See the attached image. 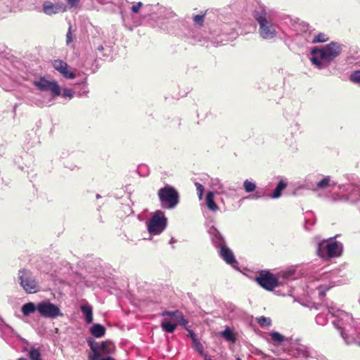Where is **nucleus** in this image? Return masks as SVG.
<instances>
[{
  "label": "nucleus",
  "instance_id": "f257e3e1",
  "mask_svg": "<svg viewBox=\"0 0 360 360\" xmlns=\"http://www.w3.org/2000/svg\"><path fill=\"white\" fill-rule=\"evenodd\" d=\"M333 238H330L318 243L316 252L321 258L328 259L341 255L342 245L338 241L333 240Z\"/></svg>",
  "mask_w": 360,
  "mask_h": 360
},
{
  "label": "nucleus",
  "instance_id": "f03ea898",
  "mask_svg": "<svg viewBox=\"0 0 360 360\" xmlns=\"http://www.w3.org/2000/svg\"><path fill=\"white\" fill-rule=\"evenodd\" d=\"M158 197L164 208L172 209L179 202L178 191L172 186L167 185L158 191Z\"/></svg>",
  "mask_w": 360,
  "mask_h": 360
},
{
  "label": "nucleus",
  "instance_id": "7ed1b4c3",
  "mask_svg": "<svg viewBox=\"0 0 360 360\" xmlns=\"http://www.w3.org/2000/svg\"><path fill=\"white\" fill-rule=\"evenodd\" d=\"M167 221L164 212L157 210L148 222V232L154 235L161 233L167 226Z\"/></svg>",
  "mask_w": 360,
  "mask_h": 360
},
{
  "label": "nucleus",
  "instance_id": "20e7f679",
  "mask_svg": "<svg viewBox=\"0 0 360 360\" xmlns=\"http://www.w3.org/2000/svg\"><path fill=\"white\" fill-rule=\"evenodd\" d=\"M18 278L21 287L27 293H35L39 290V285L33 278L30 271L22 269L19 271Z\"/></svg>",
  "mask_w": 360,
  "mask_h": 360
},
{
  "label": "nucleus",
  "instance_id": "39448f33",
  "mask_svg": "<svg viewBox=\"0 0 360 360\" xmlns=\"http://www.w3.org/2000/svg\"><path fill=\"white\" fill-rule=\"evenodd\" d=\"M255 281L261 287L268 291H272L279 285L278 278L269 271L259 272Z\"/></svg>",
  "mask_w": 360,
  "mask_h": 360
},
{
  "label": "nucleus",
  "instance_id": "423d86ee",
  "mask_svg": "<svg viewBox=\"0 0 360 360\" xmlns=\"http://www.w3.org/2000/svg\"><path fill=\"white\" fill-rule=\"evenodd\" d=\"M341 51L340 44L336 42H331L326 45L323 49L314 50L313 53H318L321 60L330 62L340 54Z\"/></svg>",
  "mask_w": 360,
  "mask_h": 360
},
{
  "label": "nucleus",
  "instance_id": "0eeeda50",
  "mask_svg": "<svg viewBox=\"0 0 360 360\" xmlns=\"http://www.w3.org/2000/svg\"><path fill=\"white\" fill-rule=\"evenodd\" d=\"M33 84L41 91H50L53 98L58 96L61 94V88L57 82L47 80L44 77L34 81Z\"/></svg>",
  "mask_w": 360,
  "mask_h": 360
},
{
  "label": "nucleus",
  "instance_id": "6e6552de",
  "mask_svg": "<svg viewBox=\"0 0 360 360\" xmlns=\"http://www.w3.org/2000/svg\"><path fill=\"white\" fill-rule=\"evenodd\" d=\"M39 313L44 317L56 318L63 316L58 307L50 302H41L37 304Z\"/></svg>",
  "mask_w": 360,
  "mask_h": 360
},
{
  "label": "nucleus",
  "instance_id": "1a4fd4ad",
  "mask_svg": "<svg viewBox=\"0 0 360 360\" xmlns=\"http://www.w3.org/2000/svg\"><path fill=\"white\" fill-rule=\"evenodd\" d=\"M43 11L48 15H52L60 13H64L67 11V6L61 1L53 3L46 1L42 6Z\"/></svg>",
  "mask_w": 360,
  "mask_h": 360
},
{
  "label": "nucleus",
  "instance_id": "9d476101",
  "mask_svg": "<svg viewBox=\"0 0 360 360\" xmlns=\"http://www.w3.org/2000/svg\"><path fill=\"white\" fill-rule=\"evenodd\" d=\"M259 32L263 39H272L276 36V31L274 29L271 20L267 19L266 21L259 24Z\"/></svg>",
  "mask_w": 360,
  "mask_h": 360
},
{
  "label": "nucleus",
  "instance_id": "9b49d317",
  "mask_svg": "<svg viewBox=\"0 0 360 360\" xmlns=\"http://www.w3.org/2000/svg\"><path fill=\"white\" fill-rule=\"evenodd\" d=\"M53 66L65 78L75 79L76 77L75 73L69 72L68 64L62 60H55L53 62Z\"/></svg>",
  "mask_w": 360,
  "mask_h": 360
},
{
  "label": "nucleus",
  "instance_id": "f8f14e48",
  "mask_svg": "<svg viewBox=\"0 0 360 360\" xmlns=\"http://www.w3.org/2000/svg\"><path fill=\"white\" fill-rule=\"evenodd\" d=\"M161 316H169L170 319L169 321H172V323H176L177 325L186 326L188 323V321L184 319L183 313L179 310L174 311H164Z\"/></svg>",
  "mask_w": 360,
  "mask_h": 360
},
{
  "label": "nucleus",
  "instance_id": "ddd939ff",
  "mask_svg": "<svg viewBox=\"0 0 360 360\" xmlns=\"http://www.w3.org/2000/svg\"><path fill=\"white\" fill-rule=\"evenodd\" d=\"M220 256L229 264H237L233 252L224 244L220 245Z\"/></svg>",
  "mask_w": 360,
  "mask_h": 360
},
{
  "label": "nucleus",
  "instance_id": "4468645a",
  "mask_svg": "<svg viewBox=\"0 0 360 360\" xmlns=\"http://www.w3.org/2000/svg\"><path fill=\"white\" fill-rule=\"evenodd\" d=\"M253 17L255 20L259 24L266 21L268 18V13L264 8L259 7L253 12Z\"/></svg>",
  "mask_w": 360,
  "mask_h": 360
},
{
  "label": "nucleus",
  "instance_id": "2eb2a0df",
  "mask_svg": "<svg viewBox=\"0 0 360 360\" xmlns=\"http://www.w3.org/2000/svg\"><path fill=\"white\" fill-rule=\"evenodd\" d=\"M91 333L95 337V338H101L103 337L105 333V328L104 326H103L101 324L96 323L92 326V327L90 329Z\"/></svg>",
  "mask_w": 360,
  "mask_h": 360
},
{
  "label": "nucleus",
  "instance_id": "dca6fc26",
  "mask_svg": "<svg viewBox=\"0 0 360 360\" xmlns=\"http://www.w3.org/2000/svg\"><path fill=\"white\" fill-rule=\"evenodd\" d=\"M206 204H207L208 209L212 211H217L219 208L214 200V193L211 191H209L207 193Z\"/></svg>",
  "mask_w": 360,
  "mask_h": 360
},
{
  "label": "nucleus",
  "instance_id": "f3484780",
  "mask_svg": "<svg viewBox=\"0 0 360 360\" xmlns=\"http://www.w3.org/2000/svg\"><path fill=\"white\" fill-rule=\"evenodd\" d=\"M287 184L281 180L278 182L276 188L274 189V192L271 194V198H278L281 195L282 191L286 188Z\"/></svg>",
  "mask_w": 360,
  "mask_h": 360
},
{
  "label": "nucleus",
  "instance_id": "a211bd4d",
  "mask_svg": "<svg viewBox=\"0 0 360 360\" xmlns=\"http://www.w3.org/2000/svg\"><path fill=\"white\" fill-rule=\"evenodd\" d=\"M81 311L85 314V320L87 323L93 321L92 307L90 305H82L80 307Z\"/></svg>",
  "mask_w": 360,
  "mask_h": 360
},
{
  "label": "nucleus",
  "instance_id": "6ab92c4d",
  "mask_svg": "<svg viewBox=\"0 0 360 360\" xmlns=\"http://www.w3.org/2000/svg\"><path fill=\"white\" fill-rule=\"evenodd\" d=\"M177 326L176 323H172V321H168L167 319H165L161 323L162 330L167 333H173Z\"/></svg>",
  "mask_w": 360,
  "mask_h": 360
},
{
  "label": "nucleus",
  "instance_id": "aec40b11",
  "mask_svg": "<svg viewBox=\"0 0 360 360\" xmlns=\"http://www.w3.org/2000/svg\"><path fill=\"white\" fill-rule=\"evenodd\" d=\"M36 309H37V306L36 307L33 302H27L22 305L21 311L24 316H27L34 313Z\"/></svg>",
  "mask_w": 360,
  "mask_h": 360
},
{
  "label": "nucleus",
  "instance_id": "412c9836",
  "mask_svg": "<svg viewBox=\"0 0 360 360\" xmlns=\"http://www.w3.org/2000/svg\"><path fill=\"white\" fill-rule=\"evenodd\" d=\"M221 336L228 341L235 342L236 338L233 331L227 327L224 331L221 333Z\"/></svg>",
  "mask_w": 360,
  "mask_h": 360
},
{
  "label": "nucleus",
  "instance_id": "4be33fe9",
  "mask_svg": "<svg viewBox=\"0 0 360 360\" xmlns=\"http://www.w3.org/2000/svg\"><path fill=\"white\" fill-rule=\"evenodd\" d=\"M328 40V37L324 33H319L312 39L313 43H323Z\"/></svg>",
  "mask_w": 360,
  "mask_h": 360
},
{
  "label": "nucleus",
  "instance_id": "5701e85b",
  "mask_svg": "<svg viewBox=\"0 0 360 360\" xmlns=\"http://www.w3.org/2000/svg\"><path fill=\"white\" fill-rule=\"evenodd\" d=\"M257 323L262 327H267L271 324V321L269 318L265 316H260L257 318Z\"/></svg>",
  "mask_w": 360,
  "mask_h": 360
},
{
  "label": "nucleus",
  "instance_id": "b1692460",
  "mask_svg": "<svg viewBox=\"0 0 360 360\" xmlns=\"http://www.w3.org/2000/svg\"><path fill=\"white\" fill-rule=\"evenodd\" d=\"M29 356L31 360H41V353L37 349H32L29 352Z\"/></svg>",
  "mask_w": 360,
  "mask_h": 360
},
{
  "label": "nucleus",
  "instance_id": "393cba45",
  "mask_svg": "<svg viewBox=\"0 0 360 360\" xmlns=\"http://www.w3.org/2000/svg\"><path fill=\"white\" fill-rule=\"evenodd\" d=\"M271 339L278 343V344H281V342H283L284 341V336L282 335L281 334H280L278 332H273L271 333Z\"/></svg>",
  "mask_w": 360,
  "mask_h": 360
},
{
  "label": "nucleus",
  "instance_id": "a878e982",
  "mask_svg": "<svg viewBox=\"0 0 360 360\" xmlns=\"http://www.w3.org/2000/svg\"><path fill=\"white\" fill-rule=\"evenodd\" d=\"M349 79L355 84H360V70H356L352 72L349 76Z\"/></svg>",
  "mask_w": 360,
  "mask_h": 360
},
{
  "label": "nucleus",
  "instance_id": "bb28decb",
  "mask_svg": "<svg viewBox=\"0 0 360 360\" xmlns=\"http://www.w3.org/2000/svg\"><path fill=\"white\" fill-rule=\"evenodd\" d=\"M330 181V176H325L321 181L317 183V187L319 188H325L329 186Z\"/></svg>",
  "mask_w": 360,
  "mask_h": 360
},
{
  "label": "nucleus",
  "instance_id": "cd10ccee",
  "mask_svg": "<svg viewBox=\"0 0 360 360\" xmlns=\"http://www.w3.org/2000/svg\"><path fill=\"white\" fill-rule=\"evenodd\" d=\"M255 188H256V185L254 183H252L248 180H245L244 181V188L246 192H248V193L252 192L253 191H255Z\"/></svg>",
  "mask_w": 360,
  "mask_h": 360
},
{
  "label": "nucleus",
  "instance_id": "c85d7f7f",
  "mask_svg": "<svg viewBox=\"0 0 360 360\" xmlns=\"http://www.w3.org/2000/svg\"><path fill=\"white\" fill-rule=\"evenodd\" d=\"M206 12L202 15H196L193 17V21L196 25L202 26L205 20Z\"/></svg>",
  "mask_w": 360,
  "mask_h": 360
},
{
  "label": "nucleus",
  "instance_id": "c756f323",
  "mask_svg": "<svg viewBox=\"0 0 360 360\" xmlns=\"http://www.w3.org/2000/svg\"><path fill=\"white\" fill-rule=\"evenodd\" d=\"M87 342L92 351V353H100L98 349V343L96 342H95L93 339L89 338L87 340Z\"/></svg>",
  "mask_w": 360,
  "mask_h": 360
},
{
  "label": "nucleus",
  "instance_id": "7c9ffc66",
  "mask_svg": "<svg viewBox=\"0 0 360 360\" xmlns=\"http://www.w3.org/2000/svg\"><path fill=\"white\" fill-rule=\"evenodd\" d=\"M109 344L107 342H102L100 348L105 354L112 353V350L108 348Z\"/></svg>",
  "mask_w": 360,
  "mask_h": 360
},
{
  "label": "nucleus",
  "instance_id": "2f4dec72",
  "mask_svg": "<svg viewBox=\"0 0 360 360\" xmlns=\"http://www.w3.org/2000/svg\"><path fill=\"white\" fill-rule=\"evenodd\" d=\"M72 41H73V36L72 34V27H71V26H70L68 28V32L66 34V44H70Z\"/></svg>",
  "mask_w": 360,
  "mask_h": 360
},
{
  "label": "nucleus",
  "instance_id": "473e14b6",
  "mask_svg": "<svg viewBox=\"0 0 360 360\" xmlns=\"http://www.w3.org/2000/svg\"><path fill=\"white\" fill-rule=\"evenodd\" d=\"M195 185L196 186V189H197L198 193L199 195V198H202V193L204 192V187H203V186L202 184H200V183H195Z\"/></svg>",
  "mask_w": 360,
  "mask_h": 360
},
{
  "label": "nucleus",
  "instance_id": "72a5a7b5",
  "mask_svg": "<svg viewBox=\"0 0 360 360\" xmlns=\"http://www.w3.org/2000/svg\"><path fill=\"white\" fill-rule=\"evenodd\" d=\"M143 6V4L141 2H138L135 5H133L131 10L133 13H139L140 8Z\"/></svg>",
  "mask_w": 360,
  "mask_h": 360
},
{
  "label": "nucleus",
  "instance_id": "f704fd0d",
  "mask_svg": "<svg viewBox=\"0 0 360 360\" xmlns=\"http://www.w3.org/2000/svg\"><path fill=\"white\" fill-rule=\"evenodd\" d=\"M101 353H92L89 354L87 360H101Z\"/></svg>",
  "mask_w": 360,
  "mask_h": 360
},
{
  "label": "nucleus",
  "instance_id": "c9c22d12",
  "mask_svg": "<svg viewBox=\"0 0 360 360\" xmlns=\"http://www.w3.org/2000/svg\"><path fill=\"white\" fill-rule=\"evenodd\" d=\"M70 7H77L80 1V0H65Z\"/></svg>",
  "mask_w": 360,
  "mask_h": 360
},
{
  "label": "nucleus",
  "instance_id": "e433bc0d",
  "mask_svg": "<svg viewBox=\"0 0 360 360\" xmlns=\"http://www.w3.org/2000/svg\"><path fill=\"white\" fill-rule=\"evenodd\" d=\"M193 344L196 350L198 351L200 354H202V346L200 341L197 340V342H193Z\"/></svg>",
  "mask_w": 360,
  "mask_h": 360
},
{
  "label": "nucleus",
  "instance_id": "4c0bfd02",
  "mask_svg": "<svg viewBox=\"0 0 360 360\" xmlns=\"http://www.w3.org/2000/svg\"><path fill=\"white\" fill-rule=\"evenodd\" d=\"M63 96L65 97H69V98H72L73 97V95H74V92L72 89H65L63 91Z\"/></svg>",
  "mask_w": 360,
  "mask_h": 360
},
{
  "label": "nucleus",
  "instance_id": "58836bf2",
  "mask_svg": "<svg viewBox=\"0 0 360 360\" xmlns=\"http://www.w3.org/2000/svg\"><path fill=\"white\" fill-rule=\"evenodd\" d=\"M189 336L191 338L193 342H197V338L195 334L193 333V331L191 330L189 331Z\"/></svg>",
  "mask_w": 360,
  "mask_h": 360
},
{
  "label": "nucleus",
  "instance_id": "ea45409f",
  "mask_svg": "<svg viewBox=\"0 0 360 360\" xmlns=\"http://www.w3.org/2000/svg\"><path fill=\"white\" fill-rule=\"evenodd\" d=\"M311 61H312V63H313L314 64H316V65H319H319H321V62H320V60H319L318 58H315V57H313V58H311Z\"/></svg>",
  "mask_w": 360,
  "mask_h": 360
},
{
  "label": "nucleus",
  "instance_id": "a19ab883",
  "mask_svg": "<svg viewBox=\"0 0 360 360\" xmlns=\"http://www.w3.org/2000/svg\"><path fill=\"white\" fill-rule=\"evenodd\" d=\"M101 360H115L112 357L108 356L106 358L101 359Z\"/></svg>",
  "mask_w": 360,
  "mask_h": 360
},
{
  "label": "nucleus",
  "instance_id": "79ce46f5",
  "mask_svg": "<svg viewBox=\"0 0 360 360\" xmlns=\"http://www.w3.org/2000/svg\"><path fill=\"white\" fill-rule=\"evenodd\" d=\"M104 48H103V45H100L98 47V50L100 51H103Z\"/></svg>",
  "mask_w": 360,
  "mask_h": 360
},
{
  "label": "nucleus",
  "instance_id": "37998d69",
  "mask_svg": "<svg viewBox=\"0 0 360 360\" xmlns=\"http://www.w3.org/2000/svg\"><path fill=\"white\" fill-rule=\"evenodd\" d=\"M18 360H27L26 359H24V358H20Z\"/></svg>",
  "mask_w": 360,
  "mask_h": 360
},
{
  "label": "nucleus",
  "instance_id": "c03bdc74",
  "mask_svg": "<svg viewBox=\"0 0 360 360\" xmlns=\"http://www.w3.org/2000/svg\"><path fill=\"white\" fill-rule=\"evenodd\" d=\"M237 360H241L240 359H238Z\"/></svg>",
  "mask_w": 360,
  "mask_h": 360
}]
</instances>
